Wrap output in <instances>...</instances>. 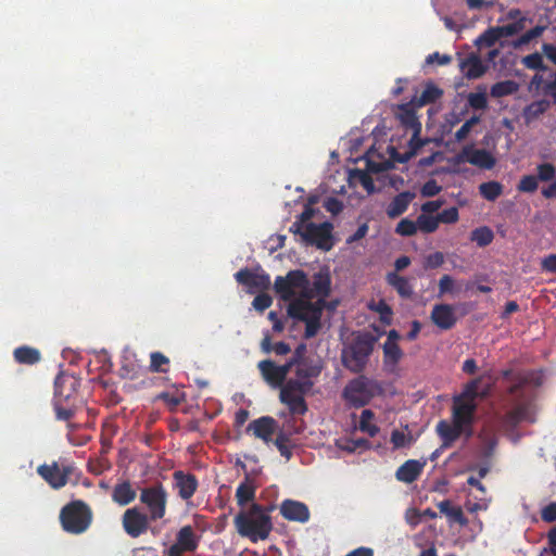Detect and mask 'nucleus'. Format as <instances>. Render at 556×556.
I'll list each match as a JSON object with an SVG mask.
<instances>
[{
	"label": "nucleus",
	"instance_id": "cd10ccee",
	"mask_svg": "<svg viewBox=\"0 0 556 556\" xmlns=\"http://www.w3.org/2000/svg\"><path fill=\"white\" fill-rule=\"evenodd\" d=\"M463 429L452 420V424L447 420H440L435 426V431L442 440L443 447H451L453 443L463 435Z\"/></svg>",
	"mask_w": 556,
	"mask_h": 556
},
{
	"label": "nucleus",
	"instance_id": "b1692460",
	"mask_svg": "<svg viewBox=\"0 0 556 556\" xmlns=\"http://www.w3.org/2000/svg\"><path fill=\"white\" fill-rule=\"evenodd\" d=\"M459 70L467 79H477L484 75L488 66L478 54L471 52L460 60Z\"/></svg>",
	"mask_w": 556,
	"mask_h": 556
},
{
	"label": "nucleus",
	"instance_id": "c756f323",
	"mask_svg": "<svg viewBox=\"0 0 556 556\" xmlns=\"http://www.w3.org/2000/svg\"><path fill=\"white\" fill-rule=\"evenodd\" d=\"M386 281L403 299L412 298L414 290L409 279L399 275L396 271H390L386 275Z\"/></svg>",
	"mask_w": 556,
	"mask_h": 556
},
{
	"label": "nucleus",
	"instance_id": "e433bc0d",
	"mask_svg": "<svg viewBox=\"0 0 556 556\" xmlns=\"http://www.w3.org/2000/svg\"><path fill=\"white\" fill-rule=\"evenodd\" d=\"M470 240L472 242H476V244L479 248H485L493 242L494 232L490 227L481 226V227L475 228L470 232Z\"/></svg>",
	"mask_w": 556,
	"mask_h": 556
},
{
	"label": "nucleus",
	"instance_id": "5701e85b",
	"mask_svg": "<svg viewBox=\"0 0 556 556\" xmlns=\"http://www.w3.org/2000/svg\"><path fill=\"white\" fill-rule=\"evenodd\" d=\"M430 318L432 323L442 330L452 329L457 320L454 309L450 304L434 305Z\"/></svg>",
	"mask_w": 556,
	"mask_h": 556
},
{
	"label": "nucleus",
	"instance_id": "a19ab883",
	"mask_svg": "<svg viewBox=\"0 0 556 556\" xmlns=\"http://www.w3.org/2000/svg\"><path fill=\"white\" fill-rule=\"evenodd\" d=\"M375 414L370 409H364L361 414L359 429L366 432L370 438H374L379 432V428L371 422Z\"/></svg>",
	"mask_w": 556,
	"mask_h": 556
},
{
	"label": "nucleus",
	"instance_id": "37998d69",
	"mask_svg": "<svg viewBox=\"0 0 556 556\" xmlns=\"http://www.w3.org/2000/svg\"><path fill=\"white\" fill-rule=\"evenodd\" d=\"M169 365V358L161 352H152L150 354V366L149 369L152 372H167Z\"/></svg>",
	"mask_w": 556,
	"mask_h": 556
},
{
	"label": "nucleus",
	"instance_id": "20e7f679",
	"mask_svg": "<svg viewBox=\"0 0 556 556\" xmlns=\"http://www.w3.org/2000/svg\"><path fill=\"white\" fill-rule=\"evenodd\" d=\"M382 393L380 383L364 375L350 380L342 391V397L350 407L361 408Z\"/></svg>",
	"mask_w": 556,
	"mask_h": 556
},
{
	"label": "nucleus",
	"instance_id": "f704fd0d",
	"mask_svg": "<svg viewBox=\"0 0 556 556\" xmlns=\"http://www.w3.org/2000/svg\"><path fill=\"white\" fill-rule=\"evenodd\" d=\"M256 485L254 481L245 476L244 480L238 485L236 491L237 503L240 506H244L255 497Z\"/></svg>",
	"mask_w": 556,
	"mask_h": 556
},
{
	"label": "nucleus",
	"instance_id": "a18cd8bd",
	"mask_svg": "<svg viewBox=\"0 0 556 556\" xmlns=\"http://www.w3.org/2000/svg\"><path fill=\"white\" fill-rule=\"evenodd\" d=\"M370 308L379 314L382 324L390 325L392 323L393 311L384 300H379L376 304L370 305Z\"/></svg>",
	"mask_w": 556,
	"mask_h": 556
},
{
	"label": "nucleus",
	"instance_id": "603ef678",
	"mask_svg": "<svg viewBox=\"0 0 556 556\" xmlns=\"http://www.w3.org/2000/svg\"><path fill=\"white\" fill-rule=\"evenodd\" d=\"M391 443L394 450L409 446L413 443V437L405 434L403 431L394 429L391 433Z\"/></svg>",
	"mask_w": 556,
	"mask_h": 556
},
{
	"label": "nucleus",
	"instance_id": "0e129e2a",
	"mask_svg": "<svg viewBox=\"0 0 556 556\" xmlns=\"http://www.w3.org/2000/svg\"><path fill=\"white\" fill-rule=\"evenodd\" d=\"M271 303L273 299L270 295H268L267 293H261L254 298L252 305L256 311L264 312L271 305Z\"/></svg>",
	"mask_w": 556,
	"mask_h": 556
},
{
	"label": "nucleus",
	"instance_id": "09e8293b",
	"mask_svg": "<svg viewBox=\"0 0 556 556\" xmlns=\"http://www.w3.org/2000/svg\"><path fill=\"white\" fill-rule=\"evenodd\" d=\"M417 222L409 218H403L395 227V232L402 237H412L417 233Z\"/></svg>",
	"mask_w": 556,
	"mask_h": 556
},
{
	"label": "nucleus",
	"instance_id": "79ce46f5",
	"mask_svg": "<svg viewBox=\"0 0 556 556\" xmlns=\"http://www.w3.org/2000/svg\"><path fill=\"white\" fill-rule=\"evenodd\" d=\"M501 39L498 29L496 26L489 27L485 29L476 40L475 45L478 47H493L496 41Z\"/></svg>",
	"mask_w": 556,
	"mask_h": 556
},
{
	"label": "nucleus",
	"instance_id": "7c9ffc66",
	"mask_svg": "<svg viewBox=\"0 0 556 556\" xmlns=\"http://www.w3.org/2000/svg\"><path fill=\"white\" fill-rule=\"evenodd\" d=\"M136 491L132 489L129 481H123L115 484L112 492V500L119 506H126L135 501Z\"/></svg>",
	"mask_w": 556,
	"mask_h": 556
},
{
	"label": "nucleus",
	"instance_id": "423d86ee",
	"mask_svg": "<svg viewBox=\"0 0 556 556\" xmlns=\"http://www.w3.org/2000/svg\"><path fill=\"white\" fill-rule=\"evenodd\" d=\"M375 342L376 338L369 332L355 337L342 354V363L345 368L355 374L363 371L372 353Z\"/></svg>",
	"mask_w": 556,
	"mask_h": 556
},
{
	"label": "nucleus",
	"instance_id": "393cba45",
	"mask_svg": "<svg viewBox=\"0 0 556 556\" xmlns=\"http://www.w3.org/2000/svg\"><path fill=\"white\" fill-rule=\"evenodd\" d=\"M426 460L408 459L395 472V478L404 483H413L422 473Z\"/></svg>",
	"mask_w": 556,
	"mask_h": 556
},
{
	"label": "nucleus",
	"instance_id": "ea45409f",
	"mask_svg": "<svg viewBox=\"0 0 556 556\" xmlns=\"http://www.w3.org/2000/svg\"><path fill=\"white\" fill-rule=\"evenodd\" d=\"M518 90V84L514 80H504L495 83L491 87L493 98H502L515 93Z\"/></svg>",
	"mask_w": 556,
	"mask_h": 556
},
{
	"label": "nucleus",
	"instance_id": "8fccbe9b",
	"mask_svg": "<svg viewBox=\"0 0 556 556\" xmlns=\"http://www.w3.org/2000/svg\"><path fill=\"white\" fill-rule=\"evenodd\" d=\"M544 29L545 28L543 26H535V27L531 28L530 30L526 31L517 40H515L513 42L514 48L517 49V48L528 45L533 39L540 37L543 34Z\"/></svg>",
	"mask_w": 556,
	"mask_h": 556
},
{
	"label": "nucleus",
	"instance_id": "f3484780",
	"mask_svg": "<svg viewBox=\"0 0 556 556\" xmlns=\"http://www.w3.org/2000/svg\"><path fill=\"white\" fill-rule=\"evenodd\" d=\"M173 488L181 500L189 501L199 488V480L193 473L175 470L173 472Z\"/></svg>",
	"mask_w": 556,
	"mask_h": 556
},
{
	"label": "nucleus",
	"instance_id": "ddd939ff",
	"mask_svg": "<svg viewBox=\"0 0 556 556\" xmlns=\"http://www.w3.org/2000/svg\"><path fill=\"white\" fill-rule=\"evenodd\" d=\"M313 298L298 296L293 299L288 306V315L294 319L301 321H307L311 317L316 314L321 317L323 314V300L313 303Z\"/></svg>",
	"mask_w": 556,
	"mask_h": 556
},
{
	"label": "nucleus",
	"instance_id": "052dcab7",
	"mask_svg": "<svg viewBox=\"0 0 556 556\" xmlns=\"http://www.w3.org/2000/svg\"><path fill=\"white\" fill-rule=\"evenodd\" d=\"M442 190V187L434 179H429L424 184L420 189V193L422 197L431 198L439 194Z\"/></svg>",
	"mask_w": 556,
	"mask_h": 556
},
{
	"label": "nucleus",
	"instance_id": "0eeeda50",
	"mask_svg": "<svg viewBox=\"0 0 556 556\" xmlns=\"http://www.w3.org/2000/svg\"><path fill=\"white\" fill-rule=\"evenodd\" d=\"M274 288L283 301L291 302L296 291H299V296L312 298L309 279L301 269L290 270L286 277L278 276L275 280Z\"/></svg>",
	"mask_w": 556,
	"mask_h": 556
},
{
	"label": "nucleus",
	"instance_id": "bb28decb",
	"mask_svg": "<svg viewBox=\"0 0 556 556\" xmlns=\"http://www.w3.org/2000/svg\"><path fill=\"white\" fill-rule=\"evenodd\" d=\"M416 198V193L413 191H403L396 194L386 208L387 216L394 219L404 214L412 201Z\"/></svg>",
	"mask_w": 556,
	"mask_h": 556
},
{
	"label": "nucleus",
	"instance_id": "6ab92c4d",
	"mask_svg": "<svg viewBox=\"0 0 556 556\" xmlns=\"http://www.w3.org/2000/svg\"><path fill=\"white\" fill-rule=\"evenodd\" d=\"M238 283L245 286L251 292L266 290L270 286L269 275L262 273H254L249 268L240 269L235 274Z\"/></svg>",
	"mask_w": 556,
	"mask_h": 556
},
{
	"label": "nucleus",
	"instance_id": "de8ad7c7",
	"mask_svg": "<svg viewBox=\"0 0 556 556\" xmlns=\"http://www.w3.org/2000/svg\"><path fill=\"white\" fill-rule=\"evenodd\" d=\"M481 380L482 378L479 377V378H476V379H472L471 381H469L460 395H458L457 397H462L463 401H471V402H475L476 399L479 396V386L481 383Z\"/></svg>",
	"mask_w": 556,
	"mask_h": 556
},
{
	"label": "nucleus",
	"instance_id": "338daca9",
	"mask_svg": "<svg viewBox=\"0 0 556 556\" xmlns=\"http://www.w3.org/2000/svg\"><path fill=\"white\" fill-rule=\"evenodd\" d=\"M541 518L547 523L556 521V502H551L541 509Z\"/></svg>",
	"mask_w": 556,
	"mask_h": 556
},
{
	"label": "nucleus",
	"instance_id": "a211bd4d",
	"mask_svg": "<svg viewBox=\"0 0 556 556\" xmlns=\"http://www.w3.org/2000/svg\"><path fill=\"white\" fill-rule=\"evenodd\" d=\"M280 515L288 521L305 523L311 518L308 506L300 501L283 500L279 506Z\"/></svg>",
	"mask_w": 556,
	"mask_h": 556
},
{
	"label": "nucleus",
	"instance_id": "f8f14e48",
	"mask_svg": "<svg viewBox=\"0 0 556 556\" xmlns=\"http://www.w3.org/2000/svg\"><path fill=\"white\" fill-rule=\"evenodd\" d=\"M257 368L263 380L271 388H282L287 381V376L291 371L290 364L277 365L271 359L258 362Z\"/></svg>",
	"mask_w": 556,
	"mask_h": 556
},
{
	"label": "nucleus",
	"instance_id": "f03ea898",
	"mask_svg": "<svg viewBox=\"0 0 556 556\" xmlns=\"http://www.w3.org/2000/svg\"><path fill=\"white\" fill-rule=\"evenodd\" d=\"M274 506L264 507L252 504L248 510L240 511L233 519L237 532L251 542L265 541L273 530V521L269 513Z\"/></svg>",
	"mask_w": 556,
	"mask_h": 556
},
{
	"label": "nucleus",
	"instance_id": "39448f33",
	"mask_svg": "<svg viewBox=\"0 0 556 556\" xmlns=\"http://www.w3.org/2000/svg\"><path fill=\"white\" fill-rule=\"evenodd\" d=\"M60 522L65 532L81 534L92 522V510L84 501H72L61 509Z\"/></svg>",
	"mask_w": 556,
	"mask_h": 556
},
{
	"label": "nucleus",
	"instance_id": "c03bdc74",
	"mask_svg": "<svg viewBox=\"0 0 556 556\" xmlns=\"http://www.w3.org/2000/svg\"><path fill=\"white\" fill-rule=\"evenodd\" d=\"M417 230L424 233H432L439 228L437 216L420 214L417 219Z\"/></svg>",
	"mask_w": 556,
	"mask_h": 556
},
{
	"label": "nucleus",
	"instance_id": "680f3d73",
	"mask_svg": "<svg viewBox=\"0 0 556 556\" xmlns=\"http://www.w3.org/2000/svg\"><path fill=\"white\" fill-rule=\"evenodd\" d=\"M320 318L316 314H314L309 320L305 321V338L309 339L317 334L320 329Z\"/></svg>",
	"mask_w": 556,
	"mask_h": 556
},
{
	"label": "nucleus",
	"instance_id": "f257e3e1",
	"mask_svg": "<svg viewBox=\"0 0 556 556\" xmlns=\"http://www.w3.org/2000/svg\"><path fill=\"white\" fill-rule=\"evenodd\" d=\"M502 377L510 381L505 396L510 409L503 415L502 422L506 427L515 428L522 421H532V396L526 391V387L529 384L541 387L543 384L541 372L535 370L515 372L513 369H505L502 371Z\"/></svg>",
	"mask_w": 556,
	"mask_h": 556
},
{
	"label": "nucleus",
	"instance_id": "4c0bfd02",
	"mask_svg": "<svg viewBox=\"0 0 556 556\" xmlns=\"http://www.w3.org/2000/svg\"><path fill=\"white\" fill-rule=\"evenodd\" d=\"M403 357V351L397 343H383V362L386 365L395 366Z\"/></svg>",
	"mask_w": 556,
	"mask_h": 556
},
{
	"label": "nucleus",
	"instance_id": "2eb2a0df",
	"mask_svg": "<svg viewBox=\"0 0 556 556\" xmlns=\"http://www.w3.org/2000/svg\"><path fill=\"white\" fill-rule=\"evenodd\" d=\"M150 521H152L150 516L141 513L137 507L126 509L122 519L125 532L131 538H138L147 532Z\"/></svg>",
	"mask_w": 556,
	"mask_h": 556
},
{
	"label": "nucleus",
	"instance_id": "864d4df0",
	"mask_svg": "<svg viewBox=\"0 0 556 556\" xmlns=\"http://www.w3.org/2000/svg\"><path fill=\"white\" fill-rule=\"evenodd\" d=\"M480 123V116L473 115L469 119H467L462 127L455 132V139L457 141L465 140L469 132L471 131L472 127Z\"/></svg>",
	"mask_w": 556,
	"mask_h": 556
},
{
	"label": "nucleus",
	"instance_id": "4468645a",
	"mask_svg": "<svg viewBox=\"0 0 556 556\" xmlns=\"http://www.w3.org/2000/svg\"><path fill=\"white\" fill-rule=\"evenodd\" d=\"M73 472L72 466H62L60 467L56 462H53L51 465H40L37 468V473L52 488V489H61L65 486L68 482V478Z\"/></svg>",
	"mask_w": 556,
	"mask_h": 556
},
{
	"label": "nucleus",
	"instance_id": "69168bd1",
	"mask_svg": "<svg viewBox=\"0 0 556 556\" xmlns=\"http://www.w3.org/2000/svg\"><path fill=\"white\" fill-rule=\"evenodd\" d=\"M454 292V279L450 275H443L439 280V296Z\"/></svg>",
	"mask_w": 556,
	"mask_h": 556
},
{
	"label": "nucleus",
	"instance_id": "c85d7f7f",
	"mask_svg": "<svg viewBox=\"0 0 556 556\" xmlns=\"http://www.w3.org/2000/svg\"><path fill=\"white\" fill-rule=\"evenodd\" d=\"M312 298L319 296L324 301L331 291V278L328 270H319L313 276V283L309 285Z\"/></svg>",
	"mask_w": 556,
	"mask_h": 556
},
{
	"label": "nucleus",
	"instance_id": "473e14b6",
	"mask_svg": "<svg viewBox=\"0 0 556 556\" xmlns=\"http://www.w3.org/2000/svg\"><path fill=\"white\" fill-rule=\"evenodd\" d=\"M200 538L195 535L191 526L182 527L177 535L176 543L186 552H194L199 546Z\"/></svg>",
	"mask_w": 556,
	"mask_h": 556
},
{
	"label": "nucleus",
	"instance_id": "58836bf2",
	"mask_svg": "<svg viewBox=\"0 0 556 556\" xmlns=\"http://www.w3.org/2000/svg\"><path fill=\"white\" fill-rule=\"evenodd\" d=\"M480 194L488 201H495L503 193V185L498 181H488L479 186Z\"/></svg>",
	"mask_w": 556,
	"mask_h": 556
},
{
	"label": "nucleus",
	"instance_id": "c9c22d12",
	"mask_svg": "<svg viewBox=\"0 0 556 556\" xmlns=\"http://www.w3.org/2000/svg\"><path fill=\"white\" fill-rule=\"evenodd\" d=\"M438 508L441 514H444L451 521L457 522L462 526L467 523V519L460 506H453L450 500H444L438 503Z\"/></svg>",
	"mask_w": 556,
	"mask_h": 556
},
{
	"label": "nucleus",
	"instance_id": "5fc2aeb1",
	"mask_svg": "<svg viewBox=\"0 0 556 556\" xmlns=\"http://www.w3.org/2000/svg\"><path fill=\"white\" fill-rule=\"evenodd\" d=\"M468 104L473 110H484L488 106V98L484 92H470L467 97Z\"/></svg>",
	"mask_w": 556,
	"mask_h": 556
},
{
	"label": "nucleus",
	"instance_id": "dca6fc26",
	"mask_svg": "<svg viewBox=\"0 0 556 556\" xmlns=\"http://www.w3.org/2000/svg\"><path fill=\"white\" fill-rule=\"evenodd\" d=\"M294 369V378H290L286 382H295L301 386V393H308L313 386V378L319 376L321 371V367L314 363V361L309 362H301L298 365L293 366Z\"/></svg>",
	"mask_w": 556,
	"mask_h": 556
},
{
	"label": "nucleus",
	"instance_id": "bf43d9fd",
	"mask_svg": "<svg viewBox=\"0 0 556 556\" xmlns=\"http://www.w3.org/2000/svg\"><path fill=\"white\" fill-rule=\"evenodd\" d=\"M444 263V254L442 252H434L426 256L424 267L425 269L439 268Z\"/></svg>",
	"mask_w": 556,
	"mask_h": 556
},
{
	"label": "nucleus",
	"instance_id": "aec40b11",
	"mask_svg": "<svg viewBox=\"0 0 556 556\" xmlns=\"http://www.w3.org/2000/svg\"><path fill=\"white\" fill-rule=\"evenodd\" d=\"M476 409V402L463 401L462 397H455L453 404L452 420L463 429H465L467 426H472Z\"/></svg>",
	"mask_w": 556,
	"mask_h": 556
},
{
	"label": "nucleus",
	"instance_id": "2f4dec72",
	"mask_svg": "<svg viewBox=\"0 0 556 556\" xmlns=\"http://www.w3.org/2000/svg\"><path fill=\"white\" fill-rule=\"evenodd\" d=\"M443 96V90L434 85L432 81H428L425 85L420 96H415L412 100L416 103L417 108H421L431 103L437 102Z\"/></svg>",
	"mask_w": 556,
	"mask_h": 556
},
{
	"label": "nucleus",
	"instance_id": "6e6552de",
	"mask_svg": "<svg viewBox=\"0 0 556 556\" xmlns=\"http://www.w3.org/2000/svg\"><path fill=\"white\" fill-rule=\"evenodd\" d=\"M77 381L74 377L59 376L55 379L54 412L56 419L70 420L74 417L76 409L68 402L76 392Z\"/></svg>",
	"mask_w": 556,
	"mask_h": 556
},
{
	"label": "nucleus",
	"instance_id": "a878e982",
	"mask_svg": "<svg viewBox=\"0 0 556 556\" xmlns=\"http://www.w3.org/2000/svg\"><path fill=\"white\" fill-rule=\"evenodd\" d=\"M277 428V421L270 416H263L255 420H253L248 430L253 431V434L263 440L265 443H269L271 441V435L274 434Z\"/></svg>",
	"mask_w": 556,
	"mask_h": 556
},
{
	"label": "nucleus",
	"instance_id": "3c124183",
	"mask_svg": "<svg viewBox=\"0 0 556 556\" xmlns=\"http://www.w3.org/2000/svg\"><path fill=\"white\" fill-rule=\"evenodd\" d=\"M521 63L529 70L546 71L547 67L543 63V58L539 52L531 53L522 58Z\"/></svg>",
	"mask_w": 556,
	"mask_h": 556
},
{
	"label": "nucleus",
	"instance_id": "4d7b16f0",
	"mask_svg": "<svg viewBox=\"0 0 556 556\" xmlns=\"http://www.w3.org/2000/svg\"><path fill=\"white\" fill-rule=\"evenodd\" d=\"M438 222L443 224H454L459 218L458 208L456 206L443 210L437 215Z\"/></svg>",
	"mask_w": 556,
	"mask_h": 556
},
{
	"label": "nucleus",
	"instance_id": "6e6d98bb",
	"mask_svg": "<svg viewBox=\"0 0 556 556\" xmlns=\"http://www.w3.org/2000/svg\"><path fill=\"white\" fill-rule=\"evenodd\" d=\"M288 443H289V438L283 432H280L277 435L276 440L274 441V444L278 448L280 455L289 460L291 458V456H292V452H291V448L288 445Z\"/></svg>",
	"mask_w": 556,
	"mask_h": 556
},
{
	"label": "nucleus",
	"instance_id": "13d9d810",
	"mask_svg": "<svg viewBox=\"0 0 556 556\" xmlns=\"http://www.w3.org/2000/svg\"><path fill=\"white\" fill-rule=\"evenodd\" d=\"M547 546L544 547L540 556H556V526L547 532Z\"/></svg>",
	"mask_w": 556,
	"mask_h": 556
},
{
	"label": "nucleus",
	"instance_id": "9b49d317",
	"mask_svg": "<svg viewBox=\"0 0 556 556\" xmlns=\"http://www.w3.org/2000/svg\"><path fill=\"white\" fill-rule=\"evenodd\" d=\"M306 393H301V386L295 382H286L280 389L279 400L285 404L291 415L303 416L308 407L305 402Z\"/></svg>",
	"mask_w": 556,
	"mask_h": 556
},
{
	"label": "nucleus",
	"instance_id": "72a5a7b5",
	"mask_svg": "<svg viewBox=\"0 0 556 556\" xmlns=\"http://www.w3.org/2000/svg\"><path fill=\"white\" fill-rule=\"evenodd\" d=\"M13 356L16 363L24 365H35L41 359L40 351L28 345L16 348Z\"/></svg>",
	"mask_w": 556,
	"mask_h": 556
},
{
	"label": "nucleus",
	"instance_id": "49530a36",
	"mask_svg": "<svg viewBox=\"0 0 556 556\" xmlns=\"http://www.w3.org/2000/svg\"><path fill=\"white\" fill-rule=\"evenodd\" d=\"M500 33L501 38L510 37L517 35L526 27V18H519L510 24L496 26Z\"/></svg>",
	"mask_w": 556,
	"mask_h": 556
},
{
	"label": "nucleus",
	"instance_id": "4be33fe9",
	"mask_svg": "<svg viewBox=\"0 0 556 556\" xmlns=\"http://www.w3.org/2000/svg\"><path fill=\"white\" fill-rule=\"evenodd\" d=\"M460 155L466 162L480 168L491 169L495 165V159L484 149L466 147L463 149Z\"/></svg>",
	"mask_w": 556,
	"mask_h": 556
},
{
	"label": "nucleus",
	"instance_id": "1a4fd4ad",
	"mask_svg": "<svg viewBox=\"0 0 556 556\" xmlns=\"http://www.w3.org/2000/svg\"><path fill=\"white\" fill-rule=\"evenodd\" d=\"M167 496V491L160 482L141 489L139 500L147 507L152 521L162 519L165 516Z\"/></svg>",
	"mask_w": 556,
	"mask_h": 556
},
{
	"label": "nucleus",
	"instance_id": "9d476101",
	"mask_svg": "<svg viewBox=\"0 0 556 556\" xmlns=\"http://www.w3.org/2000/svg\"><path fill=\"white\" fill-rule=\"evenodd\" d=\"M331 229L332 226L329 223L319 225L307 223L304 228L301 229V224L298 222H294L290 228L291 231L300 233L306 243L315 244L317 248L324 250L331 248Z\"/></svg>",
	"mask_w": 556,
	"mask_h": 556
},
{
	"label": "nucleus",
	"instance_id": "412c9836",
	"mask_svg": "<svg viewBox=\"0 0 556 556\" xmlns=\"http://www.w3.org/2000/svg\"><path fill=\"white\" fill-rule=\"evenodd\" d=\"M416 103L413 100L408 103L401 104L399 106L396 116L400 119L401 124L408 130L413 131L412 142L417 136L420 135L421 124L416 114Z\"/></svg>",
	"mask_w": 556,
	"mask_h": 556
},
{
	"label": "nucleus",
	"instance_id": "e2e57ef3",
	"mask_svg": "<svg viewBox=\"0 0 556 556\" xmlns=\"http://www.w3.org/2000/svg\"><path fill=\"white\" fill-rule=\"evenodd\" d=\"M306 346L305 344H300L296 346V349L293 352L292 357L287 362V364H290V369H293L294 365L300 364L301 362H309L312 361L308 357H305Z\"/></svg>",
	"mask_w": 556,
	"mask_h": 556
},
{
	"label": "nucleus",
	"instance_id": "774afa93",
	"mask_svg": "<svg viewBox=\"0 0 556 556\" xmlns=\"http://www.w3.org/2000/svg\"><path fill=\"white\" fill-rule=\"evenodd\" d=\"M542 270L556 274V254H549L542 260Z\"/></svg>",
	"mask_w": 556,
	"mask_h": 556
},
{
	"label": "nucleus",
	"instance_id": "7ed1b4c3",
	"mask_svg": "<svg viewBox=\"0 0 556 556\" xmlns=\"http://www.w3.org/2000/svg\"><path fill=\"white\" fill-rule=\"evenodd\" d=\"M543 182L541 194L544 199L556 198V166L549 162H543L536 165L535 174L525 175L520 178L517 189L525 193H534L539 189V184Z\"/></svg>",
	"mask_w": 556,
	"mask_h": 556
}]
</instances>
